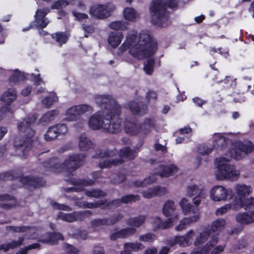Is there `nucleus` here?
I'll use <instances>...</instances> for the list:
<instances>
[{
    "mask_svg": "<svg viewBox=\"0 0 254 254\" xmlns=\"http://www.w3.org/2000/svg\"><path fill=\"white\" fill-rule=\"evenodd\" d=\"M61 136L55 126L50 127L44 135V139L47 141H52Z\"/></svg>",
    "mask_w": 254,
    "mask_h": 254,
    "instance_id": "42",
    "label": "nucleus"
},
{
    "mask_svg": "<svg viewBox=\"0 0 254 254\" xmlns=\"http://www.w3.org/2000/svg\"><path fill=\"white\" fill-rule=\"evenodd\" d=\"M209 243H206L204 247L201 248H197L192 252L190 254H208L209 250L208 247Z\"/></svg>",
    "mask_w": 254,
    "mask_h": 254,
    "instance_id": "64",
    "label": "nucleus"
},
{
    "mask_svg": "<svg viewBox=\"0 0 254 254\" xmlns=\"http://www.w3.org/2000/svg\"><path fill=\"white\" fill-rule=\"evenodd\" d=\"M122 199H117L109 202L106 204H101L100 206L102 205V208H111L112 206L118 207L122 204Z\"/></svg>",
    "mask_w": 254,
    "mask_h": 254,
    "instance_id": "57",
    "label": "nucleus"
},
{
    "mask_svg": "<svg viewBox=\"0 0 254 254\" xmlns=\"http://www.w3.org/2000/svg\"><path fill=\"white\" fill-rule=\"evenodd\" d=\"M236 203L233 204V208L235 210H239L242 207L251 208L254 206V198L251 197L244 200L236 199Z\"/></svg>",
    "mask_w": 254,
    "mask_h": 254,
    "instance_id": "37",
    "label": "nucleus"
},
{
    "mask_svg": "<svg viewBox=\"0 0 254 254\" xmlns=\"http://www.w3.org/2000/svg\"><path fill=\"white\" fill-rule=\"evenodd\" d=\"M254 150V145L250 141L238 142L229 152L231 157L236 160H240Z\"/></svg>",
    "mask_w": 254,
    "mask_h": 254,
    "instance_id": "11",
    "label": "nucleus"
},
{
    "mask_svg": "<svg viewBox=\"0 0 254 254\" xmlns=\"http://www.w3.org/2000/svg\"><path fill=\"white\" fill-rule=\"evenodd\" d=\"M146 219L145 215H140L137 217L129 218L127 220L126 223L127 225L133 228H138L144 224Z\"/></svg>",
    "mask_w": 254,
    "mask_h": 254,
    "instance_id": "33",
    "label": "nucleus"
},
{
    "mask_svg": "<svg viewBox=\"0 0 254 254\" xmlns=\"http://www.w3.org/2000/svg\"><path fill=\"white\" fill-rule=\"evenodd\" d=\"M167 193H168V190L166 188L156 187L143 191L142 195L145 198L150 199L155 196L164 195Z\"/></svg>",
    "mask_w": 254,
    "mask_h": 254,
    "instance_id": "19",
    "label": "nucleus"
},
{
    "mask_svg": "<svg viewBox=\"0 0 254 254\" xmlns=\"http://www.w3.org/2000/svg\"><path fill=\"white\" fill-rule=\"evenodd\" d=\"M85 194L88 196L98 198L104 196L106 193L100 190H86Z\"/></svg>",
    "mask_w": 254,
    "mask_h": 254,
    "instance_id": "54",
    "label": "nucleus"
},
{
    "mask_svg": "<svg viewBox=\"0 0 254 254\" xmlns=\"http://www.w3.org/2000/svg\"><path fill=\"white\" fill-rule=\"evenodd\" d=\"M229 159L225 157L217 158L215 159L217 167L216 176L218 180L228 179L234 181L239 178V171L236 170L234 166L229 164Z\"/></svg>",
    "mask_w": 254,
    "mask_h": 254,
    "instance_id": "7",
    "label": "nucleus"
},
{
    "mask_svg": "<svg viewBox=\"0 0 254 254\" xmlns=\"http://www.w3.org/2000/svg\"><path fill=\"white\" fill-rule=\"evenodd\" d=\"M236 202V200H233L230 204H226L217 209L215 212L216 215L217 216L222 215L229 211L231 209L236 211L237 210L233 208V204H235Z\"/></svg>",
    "mask_w": 254,
    "mask_h": 254,
    "instance_id": "47",
    "label": "nucleus"
},
{
    "mask_svg": "<svg viewBox=\"0 0 254 254\" xmlns=\"http://www.w3.org/2000/svg\"><path fill=\"white\" fill-rule=\"evenodd\" d=\"M23 241L24 238L20 237L17 241H12L10 243L1 245V250H3L4 252H7L10 249L18 247L23 244Z\"/></svg>",
    "mask_w": 254,
    "mask_h": 254,
    "instance_id": "44",
    "label": "nucleus"
},
{
    "mask_svg": "<svg viewBox=\"0 0 254 254\" xmlns=\"http://www.w3.org/2000/svg\"><path fill=\"white\" fill-rule=\"evenodd\" d=\"M136 232V229L135 228L127 227L111 234L110 239L111 240L115 241L119 238H126L133 235Z\"/></svg>",
    "mask_w": 254,
    "mask_h": 254,
    "instance_id": "23",
    "label": "nucleus"
},
{
    "mask_svg": "<svg viewBox=\"0 0 254 254\" xmlns=\"http://www.w3.org/2000/svg\"><path fill=\"white\" fill-rule=\"evenodd\" d=\"M187 241V240L185 238L184 236H176L174 237L173 239L169 241V244L170 245V247H173L177 244H179L180 246L185 247L188 246Z\"/></svg>",
    "mask_w": 254,
    "mask_h": 254,
    "instance_id": "50",
    "label": "nucleus"
},
{
    "mask_svg": "<svg viewBox=\"0 0 254 254\" xmlns=\"http://www.w3.org/2000/svg\"><path fill=\"white\" fill-rule=\"evenodd\" d=\"M85 158V155L83 154H74L69 156L63 164L59 163L57 159L53 158L49 161L43 163L42 167L45 172L61 171L64 169L70 172L77 169L82 164Z\"/></svg>",
    "mask_w": 254,
    "mask_h": 254,
    "instance_id": "6",
    "label": "nucleus"
},
{
    "mask_svg": "<svg viewBox=\"0 0 254 254\" xmlns=\"http://www.w3.org/2000/svg\"><path fill=\"white\" fill-rule=\"evenodd\" d=\"M94 182L91 180H74L73 181V184L74 185L78 186L75 187L68 188L65 189L66 192L70 191H81L83 190V187L86 186H91L93 184Z\"/></svg>",
    "mask_w": 254,
    "mask_h": 254,
    "instance_id": "27",
    "label": "nucleus"
},
{
    "mask_svg": "<svg viewBox=\"0 0 254 254\" xmlns=\"http://www.w3.org/2000/svg\"><path fill=\"white\" fill-rule=\"evenodd\" d=\"M180 205L185 214H193V215L192 217L185 218L181 221L180 224L176 227V230L179 231L186 229L188 225L197 221L199 218V210L196 207H193V205L186 198H183L181 199L180 201Z\"/></svg>",
    "mask_w": 254,
    "mask_h": 254,
    "instance_id": "8",
    "label": "nucleus"
},
{
    "mask_svg": "<svg viewBox=\"0 0 254 254\" xmlns=\"http://www.w3.org/2000/svg\"><path fill=\"white\" fill-rule=\"evenodd\" d=\"M226 221L223 219H218L212 223L211 229L209 232L214 233V236L217 237L219 233L225 228Z\"/></svg>",
    "mask_w": 254,
    "mask_h": 254,
    "instance_id": "34",
    "label": "nucleus"
},
{
    "mask_svg": "<svg viewBox=\"0 0 254 254\" xmlns=\"http://www.w3.org/2000/svg\"><path fill=\"white\" fill-rule=\"evenodd\" d=\"M109 26L111 29L116 31H124L127 29V23L123 21H113L110 24Z\"/></svg>",
    "mask_w": 254,
    "mask_h": 254,
    "instance_id": "48",
    "label": "nucleus"
},
{
    "mask_svg": "<svg viewBox=\"0 0 254 254\" xmlns=\"http://www.w3.org/2000/svg\"><path fill=\"white\" fill-rule=\"evenodd\" d=\"M29 74L21 73L17 69L15 70L13 73L11 75L9 78V81L11 83H16L19 81L23 80L25 78H27V75H29Z\"/></svg>",
    "mask_w": 254,
    "mask_h": 254,
    "instance_id": "45",
    "label": "nucleus"
},
{
    "mask_svg": "<svg viewBox=\"0 0 254 254\" xmlns=\"http://www.w3.org/2000/svg\"><path fill=\"white\" fill-rule=\"evenodd\" d=\"M141 126L142 133L146 135L148 134L152 128L154 126V122L150 119H146L143 123L140 124Z\"/></svg>",
    "mask_w": 254,
    "mask_h": 254,
    "instance_id": "46",
    "label": "nucleus"
},
{
    "mask_svg": "<svg viewBox=\"0 0 254 254\" xmlns=\"http://www.w3.org/2000/svg\"><path fill=\"white\" fill-rule=\"evenodd\" d=\"M14 197L8 194L1 195V208L9 209L15 205Z\"/></svg>",
    "mask_w": 254,
    "mask_h": 254,
    "instance_id": "39",
    "label": "nucleus"
},
{
    "mask_svg": "<svg viewBox=\"0 0 254 254\" xmlns=\"http://www.w3.org/2000/svg\"><path fill=\"white\" fill-rule=\"evenodd\" d=\"M125 131L130 135H136L141 132L140 124L132 119H127L125 121Z\"/></svg>",
    "mask_w": 254,
    "mask_h": 254,
    "instance_id": "18",
    "label": "nucleus"
},
{
    "mask_svg": "<svg viewBox=\"0 0 254 254\" xmlns=\"http://www.w3.org/2000/svg\"><path fill=\"white\" fill-rule=\"evenodd\" d=\"M5 229L7 231H13L14 232H24L30 230V228L26 226H6Z\"/></svg>",
    "mask_w": 254,
    "mask_h": 254,
    "instance_id": "60",
    "label": "nucleus"
},
{
    "mask_svg": "<svg viewBox=\"0 0 254 254\" xmlns=\"http://www.w3.org/2000/svg\"><path fill=\"white\" fill-rule=\"evenodd\" d=\"M124 248L122 254H131V252H137L142 250L143 246L141 243H127L124 244Z\"/></svg>",
    "mask_w": 254,
    "mask_h": 254,
    "instance_id": "31",
    "label": "nucleus"
},
{
    "mask_svg": "<svg viewBox=\"0 0 254 254\" xmlns=\"http://www.w3.org/2000/svg\"><path fill=\"white\" fill-rule=\"evenodd\" d=\"M176 206L172 200H168L163 207V213L167 217L172 216L174 217L168 219L166 221L163 222L160 218H156L155 222L157 224V226L163 229L168 228L171 226L172 223L179 219L178 215L175 213Z\"/></svg>",
    "mask_w": 254,
    "mask_h": 254,
    "instance_id": "10",
    "label": "nucleus"
},
{
    "mask_svg": "<svg viewBox=\"0 0 254 254\" xmlns=\"http://www.w3.org/2000/svg\"><path fill=\"white\" fill-rule=\"evenodd\" d=\"M122 120L120 117L111 115L107 112L99 111L89 119L88 125L93 130L102 128L105 132L118 133L122 130Z\"/></svg>",
    "mask_w": 254,
    "mask_h": 254,
    "instance_id": "2",
    "label": "nucleus"
},
{
    "mask_svg": "<svg viewBox=\"0 0 254 254\" xmlns=\"http://www.w3.org/2000/svg\"><path fill=\"white\" fill-rule=\"evenodd\" d=\"M122 203H132L140 199V196L138 195L128 194L123 196L122 198Z\"/></svg>",
    "mask_w": 254,
    "mask_h": 254,
    "instance_id": "51",
    "label": "nucleus"
},
{
    "mask_svg": "<svg viewBox=\"0 0 254 254\" xmlns=\"http://www.w3.org/2000/svg\"><path fill=\"white\" fill-rule=\"evenodd\" d=\"M187 195L189 197L196 196L201 198H205L206 192L204 189L201 186L192 185L187 187Z\"/></svg>",
    "mask_w": 254,
    "mask_h": 254,
    "instance_id": "25",
    "label": "nucleus"
},
{
    "mask_svg": "<svg viewBox=\"0 0 254 254\" xmlns=\"http://www.w3.org/2000/svg\"><path fill=\"white\" fill-rule=\"evenodd\" d=\"M77 107L79 116L86 113H91L93 111L92 107L87 104H81L77 106Z\"/></svg>",
    "mask_w": 254,
    "mask_h": 254,
    "instance_id": "58",
    "label": "nucleus"
},
{
    "mask_svg": "<svg viewBox=\"0 0 254 254\" xmlns=\"http://www.w3.org/2000/svg\"><path fill=\"white\" fill-rule=\"evenodd\" d=\"M229 140L220 134H216L213 140V147L218 150H222L226 147Z\"/></svg>",
    "mask_w": 254,
    "mask_h": 254,
    "instance_id": "30",
    "label": "nucleus"
},
{
    "mask_svg": "<svg viewBox=\"0 0 254 254\" xmlns=\"http://www.w3.org/2000/svg\"><path fill=\"white\" fill-rule=\"evenodd\" d=\"M154 60L153 59H149L144 64V70L146 74L150 75L152 73L154 69Z\"/></svg>",
    "mask_w": 254,
    "mask_h": 254,
    "instance_id": "53",
    "label": "nucleus"
},
{
    "mask_svg": "<svg viewBox=\"0 0 254 254\" xmlns=\"http://www.w3.org/2000/svg\"><path fill=\"white\" fill-rule=\"evenodd\" d=\"M58 101V97L56 94L53 93L51 95L45 98L42 101L43 104L46 107H50L54 102Z\"/></svg>",
    "mask_w": 254,
    "mask_h": 254,
    "instance_id": "52",
    "label": "nucleus"
},
{
    "mask_svg": "<svg viewBox=\"0 0 254 254\" xmlns=\"http://www.w3.org/2000/svg\"><path fill=\"white\" fill-rule=\"evenodd\" d=\"M208 239L209 241L207 243H209V245L207 248H209V250H210L212 247L216 244L218 241V238L216 236L212 235L211 232L204 231L200 233L196 238L194 244L196 246H199L205 243Z\"/></svg>",
    "mask_w": 254,
    "mask_h": 254,
    "instance_id": "16",
    "label": "nucleus"
},
{
    "mask_svg": "<svg viewBox=\"0 0 254 254\" xmlns=\"http://www.w3.org/2000/svg\"><path fill=\"white\" fill-rule=\"evenodd\" d=\"M96 104L102 109L107 110L109 114L120 117L121 107L109 95H97L95 96Z\"/></svg>",
    "mask_w": 254,
    "mask_h": 254,
    "instance_id": "9",
    "label": "nucleus"
},
{
    "mask_svg": "<svg viewBox=\"0 0 254 254\" xmlns=\"http://www.w3.org/2000/svg\"><path fill=\"white\" fill-rule=\"evenodd\" d=\"M155 239V235L151 233H148L139 236V240L140 241L145 242H152Z\"/></svg>",
    "mask_w": 254,
    "mask_h": 254,
    "instance_id": "61",
    "label": "nucleus"
},
{
    "mask_svg": "<svg viewBox=\"0 0 254 254\" xmlns=\"http://www.w3.org/2000/svg\"><path fill=\"white\" fill-rule=\"evenodd\" d=\"M129 108L130 111L134 115H142L146 113L147 107L143 105L142 102H138L136 101L130 102L128 104Z\"/></svg>",
    "mask_w": 254,
    "mask_h": 254,
    "instance_id": "28",
    "label": "nucleus"
},
{
    "mask_svg": "<svg viewBox=\"0 0 254 254\" xmlns=\"http://www.w3.org/2000/svg\"><path fill=\"white\" fill-rule=\"evenodd\" d=\"M91 225L93 228H97L102 226H108V223L106 218L95 219L91 221Z\"/></svg>",
    "mask_w": 254,
    "mask_h": 254,
    "instance_id": "56",
    "label": "nucleus"
},
{
    "mask_svg": "<svg viewBox=\"0 0 254 254\" xmlns=\"http://www.w3.org/2000/svg\"><path fill=\"white\" fill-rule=\"evenodd\" d=\"M235 190L238 198L236 197L234 200L241 199L244 200L253 191L252 188L250 186L244 184H237L235 187Z\"/></svg>",
    "mask_w": 254,
    "mask_h": 254,
    "instance_id": "22",
    "label": "nucleus"
},
{
    "mask_svg": "<svg viewBox=\"0 0 254 254\" xmlns=\"http://www.w3.org/2000/svg\"><path fill=\"white\" fill-rule=\"evenodd\" d=\"M71 200L74 201L75 205L80 208H97L100 206V203H89L86 201H81L76 196L70 197Z\"/></svg>",
    "mask_w": 254,
    "mask_h": 254,
    "instance_id": "32",
    "label": "nucleus"
},
{
    "mask_svg": "<svg viewBox=\"0 0 254 254\" xmlns=\"http://www.w3.org/2000/svg\"><path fill=\"white\" fill-rule=\"evenodd\" d=\"M178 171V168L174 164L160 166V170L157 174L161 177L173 176Z\"/></svg>",
    "mask_w": 254,
    "mask_h": 254,
    "instance_id": "26",
    "label": "nucleus"
},
{
    "mask_svg": "<svg viewBox=\"0 0 254 254\" xmlns=\"http://www.w3.org/2000/svg\"><path fill=\"white\" fill-rule=\"evenodd\" d=\"M66 117L64 121L67 122L75 121L78 119L79 116L77 106H73L66 111Z\"/></svg>",
    "mask_w": 254,
    "mask_h": 254,
    "instance_id": "36",
    "label": "nucleus"
},
{
    "mask_svg": "<svg viewBox=\"0 0 254 254\" xmlns=\"http://www.w3.org/2000/svg\"><path fill=\"white\" fill-rule=\"evenodd\" d=\"M54 126L61 136L65 135L68 131V127L65 124L60 123Z\"/></svg>",
    "mask_w": 254,
    "mask_h": 254,
    "instance_id": "59",
    "label": "nucleus"
},
{
    "mask_svg": "<svg viewBox=\"0 0 254 254\" xmlns=\"http://www.w3.org/2000/svg\"><path fill=\"white\" fill-rule=\"evenodd\" d=\"M78 146L82 151H87L94 146L93 142L85 134H81L79 137Z\"/></svg>",
    "mask_w": 254,
    "mask_h": 254,
    "instance_id": "29",
    "label": "nucleus"
},
{
    "mask_svg": "<svg viewBox=\"0 0 254 254\" xmlns=\"http://www.w3.org/2000/svg\"><path fill=\"white\" fill-rule=\"evenodd\" d=\"M236 221L242 225H248L254 222V210L240 212L236 216Z\"/></svg>",
    "mask_w": 254,
    "mask_h": 254,
    "instance_id": "21",
    "label": "nucleus"
},
{
    "mask_svg": "<svg viewBox=\"0 0 254 254\" xmlns=\"http://www.w3.org/2000/svg\"><path fill=\"white\" fill-rule=\"evenodd\" d=\"M36 120L34 116L24 119L18 125L19 130L24 134L22 138L17 137L14 141L15 147L23 152L24 156L26 155L32 146L33 140L32 137L35 134V130L31 128V126Z\"/></svg>",
    "mask_w": 254,
    "mask_h": 254,
    "instance_id": "3",
    "label": "nucleus"
},
{
    "mask_svg": "<svg viewBox=\"0 0 254 254\" xmlns=\"http://www.w3.org/2000/svg\"><path fill=\"white\" fill-rule=\"evenodd\" d=\"M212 148L209 147L205 144H200L198 146V152L199 154L202 155H207L210 153L212 151Z\"/></svg>",
    "mask_w": 254,
    "mask_h": 254,
    "instance_id": "62",
    "label": "nucleus"
},
{
    "mask_svg": "<svg viewBox=\"0 0 254 254\" xmlns=\"http://www.w3.org/2000/svg\"><path fill=\"white\" fill-rule=\"evenodd\" d=\"M123 218V215L121 213L115 214L109 218H106L108 226L114 225Z\"/></svg>",
    "mask_w": 254,
    "mask_h": 254,
    "instance_id": "55",
    "label": "nucleus"
},
{
    "mask_svg": "<svg viewBox=\"0 0 254 254\" xmlns=\"http://www.w3.org/2000/svg\"><path fill=\"white\" fill-rule=\"evenodd\" d=\"M124 15L127 20L130 21H134L139 18V14L134 9L131 7L124 9Z\"/></svg>",
    "mask_w": 254,
    "mask_h": 254,
    "instance_id": "40",
    "label": "nucleus"
},
{
    "mask_svg": "<svg viewBox=\"0 0 254 254\" xmlns=\"http://www.w3.org/2000/svg\"><path fill=\"white\" fill-rule=\"evenodd\" d=\"M59 113L57 110H51L45 114L39 120V123L46 125L50 123L58 116Z\"/></svg>",
    "mask_w": 254,
    "mask_h": 254,
    "instance_id": "38",
    "label": "nucleus"
},
{
    "mask_svg": "<svg viewBox=\"0 0 254 254\" xmlns=\"http://www.w3.org/2000/svg\"><path fill=\"white\" fill-rule=\"evenodd\" d=\"M156 180V174L151 175L145 178L143 181H135L133 182L134 186L137 187H145L147 185L153 183Z\"/></svg>",
    "mask_w": 254,
    "mask_h": 254,
    "instance_id": "43",
    "label": "nucleus"
},
{
    "mask_svg": "<svg viewBox=\"0 0 254 254\" xmlns=\"http://www.w3.org/2000/svg\"><path fill=\"white\" fill-rule=\"evenodd\" d=\"M91 215L92 212L90 210L75 211L69 213L60 212L58 215V218L63 221L72 223L74 221H82L85 218L89 217Z\"/></svg>",
    "mask_w": 254,
    "mask_h": 254,
    "instance_id": "13",
    "label": "nucleus"
},
{
    "mask_svg": "<svg viewBox=\"0 0 254 254\" xmlns=\"http://www.w3.org/2000/svg\"><path fill=\"white\" fill-rule=\"evenodd\" d=\"M40 244L38 243L33 244L32 245H29L28 246L25 247L24 249H22L21 250L18 251L16 254H27V252L29 250L32 249H39L40 248Z\"/></svg>",
    "mask_w": 254,
    "mask_h": 254,
    "instance_id": "63",
    "label": "nucleus"
},
{
    "mask_svg": "<svg viewBox=\"0 0 254 254\" xmlns=\"http://www.w3.org/2000/svg\"><path fill=\"white\" fill-rule=\"evenodd\" d=\"M17 94L16 91L13 89H8L3 93L1 97V101L5 103V106L1 107V114H11V109L9 107L10 104L16 100ZM2 116H1V118Z\"/></svg>",
    "mask_w": 254,
    "mask_h": 254,
    "instance_id": "15",
    "label": "nucleus"
},
{
    "mask_svg": "<svg viewBox=\"0 0 254 254\" xmlns=\"http://www.w3.org/2000/svg\"><path fill=\"white\" fill-rule=\"evenodd\" d=\"M61 136L55 126L50 127L44 135V139L47 141H52Z\"/></svg>",
    "mask_w": 254,
    "mask_h": 254,
    "instance_id": "41",
    "label": "nucleus"
},
{
    "mask_svg": "<svg viewBox=\"0 0 254 254\" xmlns=\"http://www.w3.org/2000/svg\"><path fill=\"white\" fill-rule=\"evenodd\" d=\"M60 240H64V237L62 234L60 233H47L40 238L39 241L43 243L55 245L57 244L58 241Z\"/></svg>",
    "mask_w": 254,
    "mask_h": 254,
    "instance_id": "24",
    "label": "nucleus"
},
{
    "mask_svg": "<svg viewBox=\"0 0 254 254\" xmlns=\"http://www.w3.org/2000/svg\"><path fill=\"white\" fill-rule=\"evenodd\" d=\"M178 3V0H154L150 7L152 22L161 27L167 26L169 21L166 6L174 8L177 6Z\"/></svg>",
    "mask_w": 254,
    "mask_h": 254,
    "instance_id": "4",
    "label": "nucleus"
},
{
    "mask_svg": "<svg viewBox=\"0 0 254 254\" xmlns=\"http://www.w3.org/2000/svg\"><path fill=\"white\" fill-rule=\"evenodd\" d=\"M52 37L57 42H58L60 46L66 42L67 40V36L63 32H57L52 34Z\"/></svg>",
    "mask_w": 254,
    "mask_h": 254,
    "instance_id": "49",
    "label": "nucleus"
},
{
    "mask_svg": "<svg viewBox=\"0 0 254 254\" xmlns=\"http://www.w3.org/2000/svg\"><path fill=\"white\" fill-rule=\"evenodd\" d=\"M121 49L126 50L129 48V53L138 59H143L153 55L157 49L156 42L152 39L148 33L141 32L138 36L128 34L126 41Z\"/></svg>",
    "mask_w": 254,
    "mask_h": 254,
    "instance_id": "1",
    "label": "nucleus"
},
{
    "mask_svg": "<svg viewBox=\"0 0 254 254\" xmlns=\"http://www.w3.org/2000/svg\"><path fill=\"white\" fill-rule=\"evenodd\" d=\"M115 9V6L111 3L95 4L90 7L89 14L96 18L104 19L109 17Z\"/></svg>",
    "mask_w": 254,
    "mask_h": 254,
    "instance_id": "12",
    "label": "nucleus"
},
{
    "mask_svg": "<svg viewBox=\"0 0 254 254\" xmlns=\"http://www.w3.org/2000/svg\"><path fill=\"white\" fill-rule=\"evenodd\" d=\"M19 182L25 186L34 188H37L45 185V182L42 178L33 177H21L19 178Z\"/></svg>",
    "mask_w": 254,
    "mask_h": 254,
    "instance_id": "20",
    "label": "nucleus"
},
{
    "mask_svg": "<svg viewBox=\"0 0 254 254\" xmlns=\"http://www.w3.org/2000/svg\"><path fill=\"white\" fill-rule=\"evenodd\" d=\"M117 153V151H98L95 155L96 158H108L107 159L103 162L99 163V166L101 168L103 169L105 168H109L112 166L120 165L124 161V158L128 160H132L136 157L137 155V152L134 149H131L128 147H126L124 149L121 150L120 153L119 154V159L112 158V157H114L116 155Z\"/></svg>",
    "mask_w": 254,
    "mask_h": 254,
    "instance_id": "5",
    "label": "nucleus"
},
{
    "mask_svg": "<svg viewBox=\"0 0 254 254\" xmlns=\"http://www.w3.org/2000/svg\"><path fill=\"white\" fill-rule=\"evenodd\" d=\"M49 12L50 9L48 8H43L37 10L35 22L36 26L38 28L43 29L48 24L49 20L45 16Z\"/></svg>",
    "mask_w": 254,
    "mask_h": 254,
    "instance_id": "17",
    "label": "nucleus"
},
{
    "mask_svg": "<svg viewBox=\"0 0 254 254\" xmlns=\"http://www.w3.org/2000/svg\"><path fill=\"white\" fill-rule=\"evenodd\" d=\"M123 38V35L121 32H111L109 36L108 42L113 48H116L120 44Z\"/></svg>",
    "mask_w": 254,
    "mask_h": 254,
    "instance_id": "35",
    "label": "nucleus"
},
{
    "mask_svg": "<svg viewBox=\"0 0 254 254\" xmlns=\"http://www.w3.org/2000/svg\"><path fill=\"white\" fill-rule=\"evenodd\" d=\"M232 190L226 189L222 186H215L210 191L211 199L215 201L225 200L231 198Z\"/></svg>",
    "mask_w": 254,
    "mask_h": 254,
    "instance_id": "14",
    "label": "nucleus"
}]
</instances>
